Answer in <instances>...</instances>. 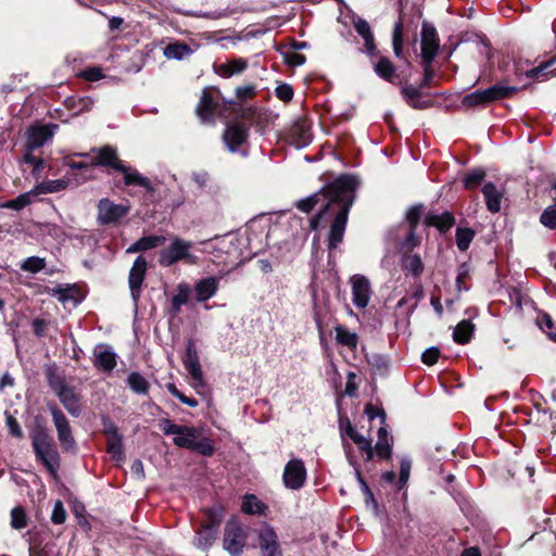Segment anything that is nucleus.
Returning a JSON list of instances; mask_svg holds the SVG:
<instances>
[{
  "instance_id": "a19ab883",
  "label": "nucleus",
  "mask_w": 556,
  "mask_h": 556,
  "mask_svg": "<svg viewBox=\"0 0 556 556\" xmlns=\"http://www.w3.org/2000/svg\"><path fill=\"white\" fill-rule=\"evenodd\" d=\"M402 93L406 99L407 103L414 109H425V102L419 99V90L413 86H405L402 89Z\"/></svg>"
},
{
  "instance_id": "a878e982",
  "label": "nucleus",
  "mask_w": 556,
  "mask_h": 556,
  "mask_svg": "<svg viewBox=\"0 0 556 556\" xmlns=\"http://www.w3.org/2000/svg\"><path fill=\"white\" fill-rule=\"evenodd\" d=\"M353 25L357 34L364 39L368 53H374L376 46L369 24L364 18L357 17L353 21Z\"/></svg>"
},
{
  "instance_id": "cd10ccee",
  "label": "nucleus",
  "mask_w": 556,
  "mask_h": 556,
  "mask_svg": "<svg viewBox=\"0 0 556 556\" xmlns=\"http://www.w3.org/2000/svg\"><path fill=\"white\" fill-rule=\"evenodd\" d=\"M53 296H56L60 302L66 304L73 302L77 304L79 302V290L75 286L56 287L49 291Z\"/></svg>"
},
{
  "instance_id": "a18cd8bd",
  "label": "nucleus",
  "mask_w": 556,
  "mask_h": 556,
  "mask_svg": "<svg viewBox=\"0 0 556 556\" xmlns=\"http://www.w3.org/2000/svg\"><path fill=\"white\" fill-rule=\"evenodd\" d=\"M46 267L45 258L38 256L27 257L21 265V268L25 271L33 274L39 273Z\"/></svg>"
},
{
  "instance_id": "423d86ee",
  "label": "nucleus",
  "mask_w": 556,
  "mask_h": 556,
  "mask_svg": "<svg viewBox=\"0 0 556 556\" xmlns=\"http://www.w3.org/2000/svg\"><path fill=\"white\" fill-rule=\"evenodd\" d=\"M49 383L66 410L73 416H78L80 413V399L76 391L67 387L58 375L51 376Z\"/></svg>"
},
{
  "instance_id": "f03ea898",
  "label": "nucleus",
  "mask_w": 556,
  "mask_h": 556,
  "mask_svg": "<svg viewBox=\"0 0 556 556\" xmlns=\"http://www.w3.org/2000/svg\"><path fill=\"white\" fill-rule=\"evenodd\" d=\"M193 243L180 237H173L168 245L164 247L159 253V264L162 267H169L178 262L189 265H195L198 257L192 254Z\"/></svg>"
},
{
  "instance_id": "5701e85b",
  "label": "nucleus",
  "mask_w": 556,
  "mask_h": 556,
  "mask_svg": "<svg viewBox=\"0 0 556 556\" xmlns=\"http://www.w3.org/2000/svg\"><path fill=\"white\" fill-rule=\"evenodd\" d=\"M193 52L194 48L181 41L172 42L163 50V54L166 59L178 61L190 56Z\"/></svg>"
},
{
  "instance_id": "4be33fe9",
  "label": "nucleus",
  "mask_w": 556,
  "mask_h": 556,
  "mask_svg": "<svg viewBox=\"0 0 556 556\" xmlns=\"http://www.w3.org/2000/svg\"><path fill=\"white\" fill-rule=\"evenodd\" d=\"M218 289V279L215 277H208L199 280L195 283L194 292L198 302H205L213 298Z\"/></svg>"
},
{
  "instance_id": "37998d69",
  "label": "nucleus",
  "mask_w": 556,
  "mask_h": 556,
  "mask_svg": "<svg viewBox=\"0 0 556 556\" xmlns=\"http://www.w3.org/2000/svg\"><path fill=\"white\" fill-rule=\"evenodd\" d=\"M214 540V535L212 529L206 526L202 530H200L194 538V545L199 548L206 549L212 545Z\"/></svg>"
},
{
  "instance_id": "58836bf2",
  "label": "nucleus",
  "mask_w": 556,
  "mask_h": 556,
  "mask_svg": "<svg viewBox=\"0 0 556 556\" xmlns=\"http://www.w3.org/2000/svg\"><path fill=\"white\" fill-rule=\"evenodd\" d=\"M38 197L36 192H34V188L25 193L20 194L17 198L8 201L3 206L8 208H12L15 211H20L30 204L34 199Z\"/></svg>"
},
{
  "instance_id": "603ef678",
  "label": "nucleus",
  "mask_w": 556,
  "mask_h": 556,
  "mask_svg": "<svg viewBox=\"0 0 556 556\" xmlns=\"http://www.w3.org/2000/svg\"><path fill=\"white\" fill-rule=\"evenodd\" d=\"M65 164H66L70 168H72V169H76V170H86V172H88V173H89L86 177H84V178L81 179V181H80V182H83V181H85V180L90 179V178H92V177H93V176H92V174H91V172H92V167H93L92 162H91L90 164H88V163H83V162H71V161H66V162H65Z\"/></svg>"
},
{
  "instance_id": "0e129e2a",
  "label": "nucleus",
  "mask_w": 556,
  "mask_h": 556,
  "mask_svg": "<svg viewBox=\"0 0 556 556\" xmlns=\"http://www.w3.org/2000/svg\"><path fill=\"white\" fill-rule=\"evenodd\" d=\"M255 93V87L252 85L241 86L236 89V94L240 99H250Z\"/></svg>"
},
{
  "instance_id": "412c9836",
  "label": "nucleus",
  "mask_w": 556,
  "mask_h": 556,
  "mask_svg": "<svg viewBox=\"0 0 556 556\" xmlns=\"http://www.w3.org/2000/svg\"><path fill=\"white\" fill-rule=\"evenodd\" d=\"M108 435V452L115 460H122L124 457L122 435L113 424H109L104 428Z\"/></svg>"
},
{
  "instance_id": "4d7b16f0",
  "label": "nucleus",
  "mask_w": 556,
  "mask_h": 556,
  "mask_svg": "<svg viewBox=\"0 0 556 556\" xmlns=\"http://www.w3.org/2000/svg\"><path fill=\"white\" fill-rule=\"evenodd\" d=\"M81 77L88 81H97L103 78V73L100 67H89L81 73Z\"/></svg>"
},
{
  "instance_id": "ddd939ff",
  "label": "nucleus",
  "mask_w": 556,
  "mask_h": 556,
  "mask_svg": "<svg viewBox=\"0 0 556 556\" xmlns=\"http://www.w3.org/2000/svg\"><path fill=\"white\" fill-rule=\"evenodd\" d=\"M147 273V261L142 256H138L129 271L128 283L131 298L137 302L140 298L141 286Z\"/></svg>"
},
{
  "instance_id": "6ab92c4d",
  "label": "nucleus",
  "mask_w": 556,
  "mask_h": 556,
  "mask_svg": "<svg viewBox=\"0 0 556 556\" xmlns=\"http://www.w3.org/2000/svg\"><path fill=\"white\" fill-rule=\"evenodd\" d=\"M97 157L92 161L94 166H106L118 170L123 165L118 159L117 151L111 146L102 147L96 150Z\"/></svg>"
},
{
  "instance_id": "bb28decb",
  "label": "nucleus",
  "mask_w": 556,
  "mask_h": 556,
  "mask_svg": "<svg viewBox=\"0 0 556 556\" xmlns=\"http://www.w3.org/2000/svg\"><path fill=\"white\" fill-rule=\"evenodd\" d=\"M118 172L123 173L126 185H137L148 190L152 189L151 181L147 177L142 176L137 169L122 165Z\"/></svg>"
},
{
  "instance_id": "2eb2a0df",
  "label": "nucleus",
  "mask_w": 556,
  "mask_h": 556,
  "mask_svg": "<svg viewBox=\"0 0 556 556\" xmlns=\"http://www.w3.org/2000/svg\"><path fill=\"white\" fill-rule=\"evenodd\" d=\"M128 206L115 204L109 199H101L98 204V218L102 224H111L128 213Z\"/></svg>"
},
{
  "instance_id": "052dcab7",
  "label": "nucleus",
  "mask_w": 556,
  "mask_h": 556,
  "mask_svg": "<svg viewBox=\"0 0 556 556\" xmlns=\"http://www.w3.org/2000/svg\"><path fill=\"white\" fill-rule=\"evenodd\" d=\"M276 96L278 99L287 102L293 97V90L289 85H280L276 88Z\"/></svg>"
},
{
  "instance_id": "bf43d9fd",
  "label": "nucleus",
  "mask_w": 556,
  "mask_h": 556,
  "mask_svg": "<svg viewBox=\"0 0 556 556\" xmlns=\"http://www.w3.org/2000/svg\"><path fill=\"white\" fill-rule=\"evenodd\" d=\"M409 472H410V460L408 459H403L401 462V467H400V488H403L407 481H408V478H409Z\"/></svg>"
},
{
  "instance_id": "72a5a7b5",
  "label": "nucleus",
  "mask_w": 556,
  "mask_h": 556,
  "mask_svg": "<svg viewBox=\"0 0 556 556\" xmlns=\"http://www.w3.org/2000/svg\"><path fill=\"white\" fill-rule=\"evenodd\" d=\"M266 505L262 503L255 495H245L242 500L241 509L249 515H263L266 510Z\"/></svg>"
},
{
  "instance_id": "dca6fc26",
  "label": "nucleus",
  "mask_w": 556,
  "mask_h": 556,
  "mask_svg": "<svg viewBox=\"0 0 556 556\" xmlns=\"http://www.w3.org/2000/svg\"><path fill=\"white\" fill-rule=\"evenodd\" d=\"M184 366L194 381V387H203V374L194 344L189 341L184 357Z\"/></svg>"
},
{
  "instance_id": "3c124183",
  "label": "nucleus",
  "mask_w": 556,
  "mask_h": 556,
  "mask_svg": "<svg viewBox=\"0 0 556 556\" xmlns=\"http://www.w3.org/2000/svg\"><path fill=\"white\" fill-rule=\"evenodd\" d=\"M65 520H66V511L64 509L63 503L61 501H56L53 506L51 521L54 525H62L65 522Z\"/></svg>"
},
{
  "instance_id": "6e6d98bb",
  "label": "nucleus",
  "mask_w": 556,
  "mask_h": 556,
  "mask_svg": "<svg viewBox=\"0 0 556 556\" xmlns=\"http://www.w3.org/2000/svg\"><path fill=\"white\" fill-rule=\"evenodd\" d=\"M420 216H421V206H414L408 210V212L406 214V219L409 223L410 228H413V229L416 228V226L419 223Z\"/></svg>"
},
{
  "instance_id": "c756f323",
  "label": "nucleus",
  "mask_w": 556,
  "mask_h": 556,
  "mask_svg": "<svg viewBox=\"0 0 556 556\" xmlns=\"http://www.w3.org/2000/svg\"><path fill=\"white\" fill-rule=\"evenodd\" d=\"M482 192L489 211L492 213L498 212L501 210L502 193L491 182L483 186Z\"/></svg>"
},
{
  "instance_id": "7ed1b4c3",
  "label": "nucleus",
  "mask_w": 556,
  "mask_h": 556,
  "mask_svg": "<svg viewBox=\"0 0 556 556\" xmlns=\"http://www.w3.org/2000/svg\"><path fill=\"white\" fill-rule=\"evenodd\" d=\"M33 447L37 457L50 471L59 467V454L52 437L45 429H37L33 434Z\"/></svg>"
},
{
  "instance_id": "79ce46f5",
  "label": "nucleus",
  "mask_w": 556,
  "mask_h": 556,
  "mask_svg": "<svg viewBox=\"0 0 556 556\" xmlns=\"http://www.w3.org/2000/svg\"><path fill=\"white\" fill-rule=\"evenodd\" d=\"M475 232L469 228H457L456 230V244L460 251H466L472 239Z\"/></svg>"
},
{
  "instance_id": "2f4dec72",
  "label": "nucleus",
  "mask_w": 556,
  "mask_h": 556,
  "mask_svg": "<svg viewBox=\"0 0 556 556\" xmlns=\"http://www.w3.org/2000/svg\"><path fill=\"white\" fill-rule=\"evenodd\" d=\"M454 222V217L448 212H444L442 214H429L426 217L427 225L438 228L441 232L448 230L453 226Z\"/></svg>"
},
{
  "instance_id": "5fc2aeb1",
  "label": "nucleus",
  "mask_w": 556,
  "mask_h": 556,
  "mask_svg": "<svg viewBox=\"0 0 556 556\" xmlns=\"http://www.w3.org/2000/svg\"><path fill=\"white\" fill-rule=\"evenodd\" d=\"M285 61L291 66H301L305 63V56L296 51L286 52Z\"/></svg>"
},
{
  "instance_id": "473e14b6",
  "label": "nucleus",
  "mask_w": 556,
  "mask_h": 556,
  "mask_svg": "<svg viewBox=\"0 0 556 556\" xmlns=\"http://www.w3.org/2000/svg\"><path fill=\"white\" fill-rule=\"evenodd\" d=\"M67 186L68 181L66 179L47 180L36 185L34 187V192H36L37 195L55 193L65 190Z\"/></svg>"
},
{
  "instance_id": "b1692460",
  "label": "nucleus",
  "mask_w": 556,
  "mask_h": 556,
  "mask_svg": "<svg viewBox=\"0 0 556 556\" xmlns=\"http://www.w3.org/2000/svg\"><path fill=\"white\" fill-rule=\"evenodd\" d=\"M374 448L378 457L382 459H389L392 455V438L389 435L388 430L384 427H380L378 430V440Z\"/></svg>"
},
{
  "instance_id": "0eeeda50",
  "label": "nucleus",
  "mask_w": 556,
  "mask_h": 556,
  "mask_svg": "<svg viewBox=\"0 0 556 556\" xmlns=\"http://www.w3.org/2000/svg\"><path fill=\"white\" fill-rule=\"evenodd\" d=\"M439 47L440 40L435 28L428 23H424L421 29V58L427 73L429 72V65L438 53Z\"/></svg>"
},
{
  "instance_id": "4c0bfd02",
  "label": "nucleus",
  "mask_w": 556,
  "mask_h": 556,
  "mask_svg": "<svg viewBox=\"0 0 556 556\" xmlns=\"http://www.w3.org/2000/svg\"><path fill=\"white\" fill-rule=\"evenodd\" d=\"M350 439L357 444L366 462H370L374 458V448L370 439H367L358 432L354 433Z\"/></svg>"
},
{
  "instance_id": "7c9ffc66",
  "label": "nucleus",
  "mask_w": 556,
  "mask_h": 556,
  "mask_svg": "<svg viewBox=\"0 0 556 556\" xmlns=\"http://www.w3.org/2000/svg\"><path fill=\"white\" fill-rule=\"evenodd\" d=\"M402 269L406 274L419 277L424 271V263L417 254H405L402 258Z\"/></svg>"
},
{
  "instance_id": "c85d7f7f",
  "label": "nucleus",
  "mask_w": 556,
  "mask_h": 556,
  "mask_svg": "<svg viewBox=\"0 0 556 556\" xmlns=\"http://www.w3.org/2000/svg\"><path fill=\"white\" fill-rule=\"evenodd\" d=\"M165 242L164 236H147L138 241H136L134 244H131L126 252L127 253H136L141 251H147L154 249Z\"/></svg>"
},
{
  "instance_id": "e433bc0d",
  "label": "nucleus",
  "mask_w": 556,
  "mask_h": 556,
  "mask_svg": "<svg viewBox=\"0 0 556 556\" xmlns=\"http://www.w3.org/2000/svg\"><path fill=\"white\" fill-rule=\"evenodd\" d=\"M336 330V340L339 344L348 346L350 349H355L357 346V336L354 332L349 331L343 326H337Z\"/></svg>"
},
{
  "instance_id": "e2e57ef3",
  "label": "nucleus",
  "mask_w": 556,
  "mask_h": 556,
  "mask_svg": "<svg viewBox=\"0 0 556 556\" xmlns=\"http://www.w3.org/2000/svg\"><path fill=\"white\" fill-rule=\"evenodd\" d=\"M31 325L34 333L41 338L46 334L49 323L45 319L36 318L33 320Z\"/></svg>"
},
{
  "instance_id": "de8ad7c7",
  "label": "nucleus",
  "mask_w": 556,
  "mask_h": 556,
  "mask_svg": "<svg viewBox=\"0 0 556 556\" xmlns=\"http://www.w3.org/2000/svg\"><path fill=\"white\" fill-rule=\"evenodd\" d=\"M540 222L549 229H556V204L549 205L543 211Z\"/></svg>"
},
{
  "instance_id": "680f3d73",
  "label": "nucleus",
  "mask_w": 556,
  "mask_h": 556,
  "mask_svg": "<svg viewBox=\"0 0 556 556\" xmlns=\"http://www.w3.org/2000/svg\"><path fill=\"white\" fill-rule=\"evenodd\" d=\"M7 426H8L10 434H12L13 437H16V438L23 437V430L14 417L9 416L7 418Z\"/></svg>"
},
{
  "instance_id": "864d4df0",
  "label": "nucleus",
  "mask_w": 556,
  "mask_h": 556,
  "mask_svg": "<svg viewBox=\"0 0 556 556\" xmlns=\"http://www.w3.org/2000/svg\"><path fill=\"white\" fill-rule=\"evenodd\" d=\"M439 355H440V351L438 348H434V346L429 348L422 353V356H421L422 363L431 366L437 363Z\"/></svg>"
},
{
  "instance_id": "aec40b11",
  "label": "nucleus",
  "mask_w": 556,
  "mask_h": 556,
  "mask_svg": "<svg viewBox=\"0 0 556 556\" xmlns=\"http://www.w3.org/2000/svg\"><path fill=\"white\" fill-rule=\"evenodd\" d=\"M248 137V130L242 125L231 124L229 125L223 136L225 143L228 149L235 152L238 147H240Z\"/></svg>"
},
{
  "instance_id": "c03bdc74",
  "label": "nucleus",
  "mask_w": 556,
  "mask_h": 556,
  "mask_svg": "<svg viewBox=\"0 0 556 556\" xmlns=\"http://www.w3.org/2000/svg\"><path fill=\"white\" fill-rule=\"evenodd\" d=\"M11 526L16 530L24 529L27 526V516L23 507L17 506L11 510Z\"/></svg>"
},
{
  "instance_id": "a211bd4d",
  "label": "nucleus",
  "mask_w": 556,
  "mask_h": 556,
  "mask_svg": "<svg viewBox=\"0 0 556 556\" xmlns=\"http://www.w3.org/2000/svg\"><path fill=\"white\" fill-rule=\"evenodd\" d=\"M93 365L105 372H111L116 366V354L108 344H98L93 350Z\"/></svg>"
},
{
  "instance_id": "9d476101",
  "label": "nucleus",
  "mask_w": 556,
  "mask_h": 556,
  "mask_svg": "<svg viewBox=\"0 0 556 556\" xmlns=\"http://www.w3.org/2000/svg\"><path fill=\"white\" fill-rule=\"evenodd\" d=\"M53 422L58 432V439L65 450H72L75 447V440L72 435V429L70 422L64 414L54 405L50 407Z\"/></svg>"
},
{
  "instance_id": "69168bd1",
  "label": "nucleus",
  "mask_w": 556,
  "mask_h": 556,
  "mask_svg": "<svg viewBox=\"0 0 556 556\" xmlns=\"http://www.w3.org/2000/svg\"><path fill=\"white\" fill-rule=\"evenodd\" d=\"M340 428H341L342 432L345 435H348L349 438H351L354 433L357 432L348 418H345L344 420L343 419L340 420Z\"/></svg>"
},
{
  "instance_id": "09e8293b",
  "label": "nucleus",
  "mask_w": 556,
  "mask_h": 556,
  "mask_svg": "<svg viewBox=\"0 0 556 556\" xmlns=\"http://www.w3.org/2000/svg\"><path fill=\"white\" fill-rule=\"evenodd\" d=\"M484 176L482 169H473L465 176L464 185L467 189H473L482 182Z\"/></svg>"
},
{
  "instance_id": "49530a36",
  "label": "nucleus",
  "mask_w": 556,
  "mask_h": 556,
  "mask_svg": "<svg viewBox=\"0 0 556 556\" xmlns=\"http://www.w3.org/2000/svg\"><path fill=\"white\" fill-rule=\"evenodd\" d=\"M191 451H195L204 456H211L214 453V445L210 439H200L199 437L198 439L194 440Z\"/></svg>"
},
{
  "instance_id": "1a4fd4ad",
  "label": "nucleus",
  "mask_w": 556,
  "mask_h": 556,
  "mask_svg": "<svg viewBox=\"0 0 556 556\" xmlns=\"http://www.w3.org/2000/svg\"><path fill=\"white\" fill-rule=\"evenodd\" d=\"M58 128L59 125L56 124L30 126L26 132V148H29V150L41 148L52 139Z\"/></svg>"
},
{
  "instance_id": "c9c22d12",
  "label": "nucleus",
  "mask_w": 556,
  "mask_h": 556,
  "mask_svg": "<svg viewBox=\"0 0 556 556\" xmlns=\"http://www.w3.org/2000/svg\"><path fill=\"white\" fill-rule=\"evenodd\" d=\"M376 74L390 81L393 83L395 78V68L392 62L388 58H380L378 62L375 64Z\"/></svg>"
},
{
  "instance_id": "f704fd0d",
  "label": "nucleus",
  "mask_w": 556,
  "mask_h": 556,
  "mask_svg": "<svg viewBox=\"0 0 556 556\" xmlns=\"http://www.w3.org/2000/svg\"><path fill=\"white\" fill-rule=\"evenodd\" d=\"M475 330V325L470 323L469 320H462L457 324V326L454 329L453 338L455 342L459 344H465L469 342L471 334Z\"/></svg>"
},
{
  "instance_id": "9b49d317",
  "label": "nucleus",
  "mask_w": 556,
  "mask_h": 556,
  "mask_svg": "<svg viewBox=\"0 0 556 556\" xmlns=\"http://www.w3.org/2000/svg\"><path fill=\"white\" fill-rule=\"evenodd\" d=\"M257 536L261 556H282V552L278 543V536L274 528L268 525H264L260 529Z\"/></svg>"
},
{
  "instance_id": "13d9d810",
  "label": "nucleus",
  "mask_w": 556,
  "mask_h": 556,
  "mask_svg": "<svg viewBox=\"0 0 556 556\" xmlns=\"http://www.w3.org/2000/svg\"><path fill=\"white\" fill-rule=\"evenodd\" d=\"M365 413L368 416L369 420H374L375 418L379 417L381 424L386 422V413L371 404H368L366 406Z\"/></svg>"
},
{
  "instance_id": "8fccbe9b",
  "label": "nucleus",
  "mask_w": 556,
  "mask_h": 556,
  "mask_svg": "<svg viewBox=\"0 0 556 556\" xmlns=\"http://www.w3.org/2000/svg\"><path fill=\"white\" fill-rule=\"evenodd\" d=\"M34 150L26 148V152L23 156V162L33 166L34 174H38L43 168V161L40 157L33 155Z\"/></svg>"
},
{
  "instance_id": "393cba45",
  "label": "nucleus",
  "mask_w": 556,
  "mask_h": 556,
  "mask_svg": "<svg viewBox=\"0 0 556 556\" xmlns=\"http://www.w3.org/2000/svg\"><path fill=\"white\" fill-rule=\"evenodd\" d=\"M248 67L245 60L239 58L231 60L227 63L219 64L215 72L224 78H229L232 75L242 73Z\"/></svg>"
},
{
  "instance_id": "f257e3e1",
  "label": "nucleus",
  "mask_w": 556,
  "mask_h": 556,
  "mask_svg": "<svg viewBox=\"0 0 556 556\" xmlns=\"http://www.w3.org/2000/svg\"><path fill=\"white\" fill-rule=\"evenodd\" d=\"M355 186V178L345 175L337 178L332 184L323 190L321 195L327 199L328 202L319 214L312 217L311 227L312 229L316 230L319 227L324 215L330 211H334V207L339 206V208L336 211V216L330 227L328 239L329 249H336L343 239L348 222L349 208L353 204L354 200L353 193ZM319 201L320 194L315 193L308 198L300 200L296 203V207L304 213H309L319 203Z\"/></svg>"
},
{
  "instance_id": "f8f14e48",
  "label": "nucleus",
  "mask_w": 556,
  "mask_h": 556,
  "mask_svg": "<svg viewBox=\"0 0 556 556\" xmlns=\"http://www.w3.org/2000/svg\"><path fill=\"white\" fill-rule=\"evenodd\" d=\"M305 478L306 469L302 460L292 459L286 465L283 481L287 488L293 490L300 489L304 484Z\"/></svg>"
},
{
  "instance_id": "f3484780",
  "label": "nucleus",
  "mask_w": 556,
  "mask_h": 556,
  "mask_svg": "<svg viewBox=\"0 0 556 556\" xmlns=\"http://www.w3.org/2000/svg\"><path fill=\"white\" fill-rule=\"evenodd\" d=\"M219 102V93L217 90L205 88L202 91L200 102L197 106V114L203 121H211L216 106Z\"/></svg>"
},
{
  "instance_id": "774afa93",
  "label": "nucleus",
  "mask_w": 556,
  "mask_h": 556,
  "mask_svg": "<svg viewBox=\"0 0 556 556\" xmlns=\"http://www.w3.org/2000/svg\"><path fill=\"white\" fill-rule=\"evenodd\" d=\"M131 472L138 479H142L144 477L143 464L141 460L136 459L131 465Z\"/></svg>"
},
{
  "instance_id": "4468645a",
  "label": "nucleus",
  "mask_w": 556,
  "mask_h": 556,
  "mask_svg": "<svg viewBox=\"0 0 556 556\" xmlns=\"http://www.w3.org/2000/svg\"><path fill=\"white\" fill-rule=\"evenodd\" d=\"M353 303L358 308H365L370 300L371 289L369 280L362 275L351 277Z\"/></svg>"
},
{
  "instance_id": "6e6552de",
  "label": "nucleus",
  "mask_w": 556,
  "mask_h": 556,
  "mask_svg": "<svg viewBox=\"0 0 556 556\" xmlns=\"http://www.w3.org/2000/svg\"><path fill=\"white\" fill-rule=\"evenodd\" d=\"M247 534L243 528L238 522H228L225 527L223 545L224 548L232 556H238L242 553L245 546Z\"/></svg>"
},
{
  "instance_id": "39448f33",
  "label": "nucleus",
  "mask_w": 556,
  "mask_h": 556,
  "mask_svg": "<svg viewBox=\"0 0 556 556\" xmlns=\"http://www.w3.org/2000/svg\"><path fill=\"white\" fill-rule=\"evenodd\" d=\"M160 429L167 435H174L173 441L178 447L191 450L194 440L199 438V430L194 427L179 426L169 419H162Z\"/></svg>"
},
{
  "instance_id": "20e7f679",
  "label": "nucleus",
  "mask_w": 556,
  "mask_h": 556,
  "mask_svg": "<svg viewBox=\"0 0 556 556\" xmlns=\"http://www.w3.org/2000/svg\"><path fill=\"white\" fill-rule=\"evenodd\" d=\"M516 90L517 88L513 86H506L502 84L494 85L484 90H477L466 94L463 99V104L468 108L486 105L495 100L509 97Z\"/></svg>"
},
{
  "instance_id": "338daca9",
  "label": "nucleus",
  "mask_w": 556,
  "mask_h": 556,
  "mask_svg": "<svg viewBox=\"0 0 556 556\" xmlns=\"http://www.w3.org/2000/svg\"><path fill=\"white\" fill-rule=\"evenodd\" d=\"M188 301L187 292H179L177 295L173 298V306L176 311H179L181 305H184Z\"/></svg>"
},
{
  "instance_id": "ea45409f",
  "label": "nucleus",
  "mask_w": 556,
  "mask_h": 556,
  "mask_svg": "<svg viewBox=\"0 0 556 556\" xmlns=\"http://www.w3.org/2000/svg\"><path fill=\"white\" fill-rule=\"evenodd\" d=\"M129 388L138 394H147L149 390V382L138 372H131L127 379Z\"/></svg>"
}]
</instances>
